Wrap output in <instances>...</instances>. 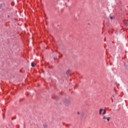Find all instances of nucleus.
Here are the masks:
<instances>
[{"instance_id":"nucleus-1","label":"nucleus","mask_w":128,"mask_h":128,"mask_svg":"<svg viewBox=\"0 0 128 128\" xmlns=\"http://www.w3.org/2000/svg\"><path fill=\"white\" fill-rule=\"evenodd\" d=\"M36 66V64L34 62H32V64H31V66H32V67H35Z\"/></svg>"},{"instance_id":"nucleus-2","label":"nucleus","mask_w":128,"mask_h":128,"mask_svg":"<svg viewBox=\"0 0 128 128\" xmlns=\"http://www.w3.org/2000/svg\"><path fill=\"white\" fill-rule=\"evenodd\" d=\"M102 111H104V109L103 108H100V112H99V114H100V115L102 114Z\"/></svg>"},{"instance_id":"nucleus-3","label":"nucleus","mask_w":128,"mask_h":128,"mask_svg":"<svg viewBox=\"0 0 128 128\" xmlns=\"http://www.w3.org/2000/svg\"><path fill=\"white\" fill-rule=\"evenodd\" d=\"M66 104H70V101L69 100H68L66 101Z\"/></svg>"},{"instance_id":"nucleus-4","label":"nucleus","mask_w":128,"mask_h":128,"mask_svg":"<svg viewBox=\"0 0 128 128\" xmlns=\"http://www.w3.org/2000/svg\"><path fill=\"white\" fill-rule=\"evenodd\" d=\"M104 112L102 113V114H106V110H103Z\"/></svg>"},{"instance_id":"nucleus-5","label":"nucleus","mask_w":128,"mask_h":128,"mask_svg":"<svg viewBox=\"0 0 128 128\" xmlns=\"http://www.w3.org/2000/svg\"><path fill=\"white\" fill-rule=\"evenodd\" d=\"M107 118H108L106 117V116H104V117H103V119H104V120H106Z\"/></svg>"},{"instance_id":"nucleus-6","label":"nucleus","mask_w":128,"mask_h":128,"mask_svg":"<svg viewBox=\"0 0 128 128\" xmlns=\"http://www.w3.org/2000/svg\"><path fill=\"white\" fill-rule=\"evenodd\" d=\"M110 120V117L107 118L106 120H108V122H109Z\"/></svg>"},{"instance_id":"nucleus-7","label":"nucleus","mask_w":128,"mask_h":128,"mask_svg":"<svg viewBox=\"0 0 128 128\" xmlns=\"http://www.w3.org/2000/svg\"><path fill=\"white\" fill-rule=\"evenodd\" d=\"M114 18V16H110V20H113Z\"/></svg>"},{"instance_id":"nucleus-8","label":"nucleus","mask_w":128,"mask_h":128,"mask_svg":"<svg viewBox=\"0 0 128 128\" xmlns=\"http://www.w3.org/2000/svg\"><path fill=\"white\" fill-rule=\"evenodd\" d=\"M70 72V70H68L66 71V74H68Z\"/></svg>"},{"instance_id":"nucleus-9","label":"nucleus","mask_w":128,"mask_h":128,"mask_svg":"<svg viewBox=\"0 0 128 128\" xmlns=\"http://www.w3.org/2000/svg\"><path fill=\"white\" fill-rule=\"evenodd\" d=\"M62 56V55L61 56H59V58H60Z\"/></svg>"},{"instance_id":"nucleus-10","label":"nucleus","mask_w":128,"mask_h":128,"mask_svg":"<svg viewBox=\"0 0 128 128\" xmlns=\"http://www.w3.org/2000/svg\"><path fill=\"white\" fill-rule=\"evenodd\" d=\"M78 114H80V112H78Z\"/></svg>"},{"instance_id":"nucleus-11","label":"nucleus","mask_w":128,"mask_h":128,"mask_svg":"<svg viewBox=\"0 0 128 128\" xmlns=\"http://www.w3.org/2000/svg\"><path fill=\"white\" fill-rule=\"evenodd\" d=\"M9 16H8V18H9Z\"/></svg>"}]
</instances>
